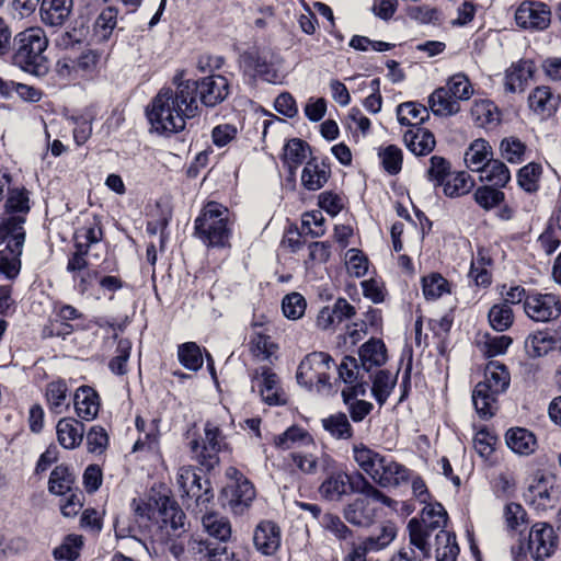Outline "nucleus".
Segmentation results:
<instances>
[{"label":"nucleus","mask_w":561,"mask_h":561,"mask_svg":"<svg viewBox=\"0 0 561 561\" xmlns=\"http://www.w3.org/2000/svg\"><path fill=\"white\" fill-rule=\"evenodd\" d=\"M172 84L162 88L147 107L148 121L159 134L179 133L185 128L187 119L198 114L195 80L184 79V71H179Z\"/></svg>","instance_id":"f257e3e1"},{"label":"nucleus","mask_w":561,"mask_h":561,"mask_svg":"<svg viewBox=\"0 0 561 561\" xmlns=\"http://www.w3.org/2000/svg\"><path fill=\"white\" fill-rule=\"evenodd\" d=\"M15 42L14 65L36 76L45 75L48 70L44 55L48 46L45 32L41 27L26 28L16 35Z\"/></svg>","instance_id":"f03ea898"},{"label":"nucleus","mask_w":561,"mask_h":561,"mask_svg":"<svg viewBox=\"0 0 561 561\" xmlns=\"http://www.w3.org/2000/svg\"><path fill=\"white\" fill-rule=\"evenodd\" d=\"M195 234L207 247H227L231 236L228 208L216 202L207 203L195 219Z\"/></svg>","instance_id":"7ed1b4c3"},{"label":"nucleus","mask_w":561,"mask_h":561,"mask_svg":"<svg viewBox=\"0 0 561 561\" xmlns=\"http://www.w3.org/2000/svg\"><path fill=\"white\" fill-rule=\"evenodd\" d=\"M22 216L8 218L0 227V239L5 242V248L0 250V277L15 278L21 270L23 244L25 241Z\"/></svg>","instance_id":"20e7f679"},{"label":"nucleus","mask_w":561,"mask_h":561,"mask_svg":"<svg viewBox=\"0 0 561 561\" xmlns=\"http://www.w3.org/2000/svg\"><path fill=\"white\" fill-rule=\"evenodd\" d=\"M447 520V512L440 503L425 504L421 517H414L408 523L410 543L420 550L423 557L430 558L431 545L428 538L433 531L444 529Z\"/></svg>","instance_id":"39448f33"},{"label":"nucleus","mask_w":561,"mask_h":561,"mask_svg":"<svg viewBox=\"0 0 561 561\" xmlns=\"http://www.w3.org/2000/svg\"><path fill=\"white\" fill-rule=\"evenodd\" d=\"M332 364L333 359L327 353L313 352L308 354L298 366L297 382L308 390L314 388L318 392L331 389L329 371Z\"/></svg>","instance_id":"423d86ee"},{"label":"nucleus","mask_w":561,"mask_h":561,"mask_svg":"<svg viewBox=\"0 0 561 561\" xmlns=\"http://www.w3.org/2000/svg\"><path fill=\"white\" fill-rule=\"evenodd\" d=\"M227 476L231 481L221 491L222 504L234 515H242L255 499V489L253 484L234 468H229Z\"/></svg>","instance_id":"0eeeda50"},{"label":"nucleus","mask_w":561,"mask_h":561,"mask_svg":"<svg viewBox=\"0 0 561 561\" xmlns=\"http://www.w3.org/2000/svg\"><path fill=\"white\" fill-rule=\"evenodd\" d=\"M205 439L201 443L193 439L190 443L193 457L204 467L210 469L218 463V451L221 448V431L213 421H207L204 427Z\"/></svg>","instance_id":"6e6552de"},{"label":"nucleus","mask_w":561,"mask_h":561,"mask_svg":"<svg viewBox=\"0 0 561 561\" xmlns=\"http://www.w3.org/2000/svg\"><path fill=\"white\" fill-rule=\"evenodd\" d=\"M558 547V536L551 525L545 522L531 526L528 535L527 550L535 561L550 558Z\"/></svg>","instance_id":"1a4fd4ad"},{"label":"nucleus","mask_w":561,"mask_h":561,"mask_svg":"<svg viewBox=\"0 0 561 561\" xmlns=\"http://www.w3.org/2000/svg\"><path fill=\"white\" fill-rule=\"evenodd\" d=\"M253 388H257L264 403L268 405H285L288 401L287 394L282 388L280 379L276 373L268 367L255 369L252 375Z\"/></svg>","instance_id":"9d476101"},{"label":"nucleus","mask_w":561,"mask_h":561,"mask_svg":"<svg viewBox=\"0 0 561 561\" xmlns=\"http://www.w3.org/2000/svg\"><path fill=\"white\" fill-rule=\"evenodd\" d=\"M524 496L526 502L535 510L547 511L558 503L559 491L551 478L536 474Z\"/></svg>","instance_id":"9b49d317"},{"label":"nucleus","mask_w":561,"mask_h":561,"mask_svg":"<svg viewBox=\"0 0 561 561\" xmlns=\"http://www.w3.org/2000/svg\"><path fill=\"white\" fill-rule=\"evenodd\" d=\"M397 536L396 527L392 524L383 525L379 535L369 536L353 542L344 561H367L369 552H377L388 547Z\"/></svg>","instance_id":"f8f14e48"},{"label":"nucleus","mask_w":561,"mask_h":561,"mask_svg":"<svg viewBox=\"0 0 561 561\" xmlns=\"http://www.w3.org/2000/svg\"><path fill=\"white\" fill-rule=\"evenodd\" d=\"M526 314L537 322H549L561 314V300L552 294L528 295L524 302Z\"/></svg>","instance_id":"ddd939ff"},{"label":"nucleus","mask_w":561,"mask_h":561,"mask_svg":"<svg viewBox=\"0 0 561 561\" xmlns=\"http://www.w3.org/2000/svg\"><path fill=\"white\" fill-rule=\"evenodd\" d=\"M550 19L549 7L535 0L522 2L515 12L516 23L523 28L545 30L549 26Z\"/></svg>","instance_id":"4468645a"},{"label":"nucleus","mask_w":561,"mask_h":561,"mask_svg":"<svg viewBox=\"0 0 561 561\" xmlns=\"http://www.w3.org/2000/svg\"><path fill=\"white\" fill-rule=\"evenodd\" d=\"M290 458L296 468L306 474H314L319 469L327 471L334 465L332 457L316 445L314 448L305 447L304 450L291 453Z\"/></svg>","instance_id":"2eb2a0df"},{"label":"nucleus","mask_w":561,"mask_h":561,"mask_svg":"<svg viewBox=\"0 0 561 561\" xmlns=\"http://www.w3.org/2000/svg\"><path fill=\"white\" fill-rule=\"evenodd\" d=\"M356 481L342 470L333 471L319 486L320 495L328 501H341L344 495L354 492Z\"/></svg>","instance_id":"dca6fc26"},{"label":"nucleus","mask_w":561,"mask_h":561,"mask_svg":"<svg viewBox=\"0 0 561 561\" xmlns=\"http://www.w3.org/2000/svg\"><path fill=\"white\" fill-rule=\"evenodd\" d=\"M280 528L271 520H262L254 529L253 542L257 551L273 556L280 547Z\"/></svg>","instance_id":"f3484780"},{"label":"nucleus","mask_w":561,"mask_h":561,"mask_svg":"<svg viewBox=\"0 0 561 561\" xmlns=\"http://www.w3.org/2000/svg\"><path fill=\"white\" fill-rule=\"evenodd\" d=\"M373 481L381 488L399 486L410 478V470L403 465L385 456Z\"/></svg>","instance_id":"a211bd4d"},{"label":"nucleus","mask_w":561,"mask_h":561,"mask_svg":"<svg viewBox=\"0 0 561 561\" xmlns=\"http://www.w3.org/2000/svg\"><path fill=\"white\" fill-rule=\"evenodd\" d=\"M195 82L198 84L197 94L206 106L217 105L229 94L228 80L220 75L206 77L202 81Z\"/></svg>","instance_id":"6ab92c4d"},{"label":"nucleus","mask_w":561,"mask_h":561,"mask_svg":"<svg viewBox=\"0 0 561 561\" xmlns=\"http://www.w3.org/2000/svg\"><path fill=\"white\" fill-rule=\"evenodd\" d=\"M561 102L559 94H554L549 87H537L528 96L529 108L541 118L552 116Z\"/></svg>","instance_id":"aec40b11"},{"label":"nucleus","mask_w":561,"mask_h":561,"mask_svg":"<svg viewBox=\"0 0 561 561\" xmlns=\"http://www.w3.org/2000/svg\"><path fill=\"white\" fill-rule=\"evenodd\" d=\"M241 65L244 71L253 77H261L271 82L276 78V73L268 60V55L259 49H251L241 55Z\"/></svg>","instance_id":"412c9836"},{"label":"nucleus","mask_w":561,"mask_h":561,"mask_svg":"<svg viewBox=\"0 0 561 561\" xmlns=\"http://www.w3.org/2000/svg\"><path fill=\"white\" fill-rule=\"evenodd\" d=\"M331 175V169L328 163L317 158L309 159L301 172V184L308 191H318L322 188Z\"/></svg>","instance_id":"4be33fe9"},{"label":"nucleus","mask_w":561,"mask_h":561,"mask_svg":"<svg viewBox=\"0 0 561 561\" xmlns=\"http://www.w3.org/2000/svg\"><path fill=\"white\" fill-rule=\"evenodd\" d=\"M73 404L76 413L80 419L92 421L98 416L100 398L93 388L81 386L75 392Z\"/></svg>","instance_id":"5701e85b"},{"label":"nucleus","mask_w":561,"mask_h":561,"mask_svg":"<svg viewBox=\"0 0 561 561\" xmlns=\"http://www.w3.org/2000/svg\"><path fill=\"white\" fill-rule=\"evenodd\" d=\"M343 515L350 524L367 527L373 524L376 517V510L369 500L356 497L344 507Z\"/></svg>","instance_id":"b1692460"},{"label":"nucleus","mask_w":561,"mask_h":561,"mask_svg":"<svg viewBox=\"0 0 561 561\" xmlns=\"http://www.w3.org/2000/svg\"><path fill=\"white\" fill-rule=\"evenodd\" d=\"M72 0H43L41 4V19L49 26H61L72 10Z\"/></svg>","instance_id":"393cba45"},{"label":"nucleus","mask_w":561,"mask_h":561,"mask_svg":"<svg viewBox=\"0 0 561 561\" xmlns=\"http://www.w3.org/2000/svg\"><path fill=\"white\" fill-rule=\"evenodd\" d=\"M58 443L66 449L78 447L84 435V425L76 419L65 417L56 426Z\"/></svg>","instance_id":"a878e982"},{"label":"nucleus","mask_w":561,"mask_h":561,"mask_svg":"<svg viewBox=\"0 0 561 561\" xmlns=\"http://www.w3.org/2000/svg\"><path fill=\"white\" fill-rule=\"evenodd\" d=\"M507 447L515 454L528 456L537 449L535 434L524 427L510 428L505 434Z\"/></svg>","instance_id":"bb28decb"},{"label":"nucleus","mask_w":561,"mask_h":561,"mask_svg":"<svg viewBox=\"0 0 561 561\" xmlns=\"http://www.w3.org/2000/svg\"><path fill=\"white\" fill-rule=\"evenodd\" d=\"M403 140L408 149L415 156H425L433 151L436 145L432 131L422 127L411 128L405 131Z\"/></svg>","instance_id":"cd10ccee"},{"label":"nucleus","mask_w":561,"mask_h":561,"mask_svg":"<svg viewBox=\"0 0 561 561\" xmlns=\"http://www.w3.org/2000/svg\"><path fill=\"white\" fill-rule=\"evenodd\" d=\"M534 75V64L529 60H522L512 65L505 73V90L511 93L522 92Z\"/></svg>","instance_id":"c85d7f7f"},{"label":"nucleus","mask_w":561,"mask_h":561,"mask_svg":"<svg viewBox=\"0 0 561 561\" xmlns=\"http://www.w3.org/2000/svg\"><path fill=\"white\" fill-rule=\"evenodd\" d=\"M362 368L369 371L387 362V348L385 343L378 339H370L364 343L358 351Z\"/></svg>","instance_id":"c756f323"},{"label":"nucleus","mask_w":561,"mask_h":561,"mask_svg":"<svg viewBox=\"0 0 561 561\" xmlns=\"http://www.w3.org/2000/svg\"><path fill=\"white\" fill-rule=\"evenodd\" d=\"M500 393H493V390L484 383H477L472 391V402L474 409L481 419H491L497 411V397Z\"/></svg>","instance_id":"7c9ffc66"},{"label":"nucleus","mask_w":561,"mask_h":561,"mask_svg":"<svg viewBox=\"0 0 561 561\" xmlns=\"http://www.w3.org/2000/svg\"><path fill=\"white\" fill-rule=\"evenodd\" d=\"M428 106L435 116L449 117L460 112V104L444 87L435 89L428 96Z\"/></svg>","instance_id":"2f4dec72"},{"label":"nucleus","mask_w":561,"mask_h":561,"mask_svg":"<svg viewBox=\"0 0 561 561\" xmlns=\"http://www.w3.org/2000/svg\"><path fill=\"white\" fill-rule=\"evenodd\" d=\"M511 376L504 364L496 360L488 363L484 369V380L479 383H484L493 390V393H500L506 391L510 386Z\"/></svg>","instance_id":"473e14b6"},{"label":"nucleus","mask_w":561,"mask_h":561,"mask_svg":"<svg viewBox=\"0 0 561 561\" xmlns=\"http://www.w3.org/2000/svg\"><path fill=\"white\" fill-rule=\"evenodd\" d=\"M383 455L369 448L364 444H355L353 446V459L358 468L366 473L371 480L376 477L378 467Z\"/></svg>","instance_id":"72a5a7b5"},{"label":"nucleus","mask_w":561,"mask_h":561,"mask_svg":"<svg viewBox=\"0 0 561 561\" xmlns=\"http://www.w3.org/2000/svg\"><path fill=\"white\" fill-rule=\"evenodd\" d=\"M46 401L51 412L60 414L70 405L69 388L62 379L54 380L46 386Z\"/></svg>","instance_id":"f704fd0d"},{"label":"nucleus","mask_w":561,"mask_h":561,"mask_svg":"<svg viewBox=\"0 0 561 561\" xmlns=\"http://www.w3.org/2000/svg\"><path fill=\"white\" fill-rule=\"evenodd\" d=\"M204 530L213 538L226 542L231 536L229 519L219 513L209 512L202 516Z\"/></svg>","instance_id":"c9c22d12"},{"label":"nucleus","mask_w":561,"mask_h":561,"mask_svg":"<svg viewBox=\"0 0 561 561\" xmlns=\"http://www.w3.org/2000/svg\"><path fill=\"white\" fill-rule=\"evenodd\" d=\"M397 118L401 125L421 127L430 118L427 107L416 102H405L397 107Z\"/></svg>","instance_id":"e433bc0d"},{"label":"nucleus","mask_w":561,"mask_h":561,"mask_svg":"<svg viewBox=\"0 0 561 561\" xmlns=\"http://www.w3.org/2000/svg\"><path fill=\"white\" fill-rule=\"evenodd\" d=\"M491 147L484 139H476L465 153V162L471 171L480 172L491 160Z\"/></svg>","instance_id":"4c0bfd02"},{"label":"nucleus","mask_w":561,"mask_h":561,"mask_svg":"<svg viewBox=\"0 0 561 561\" xmlns=\"http://www.w3.org/2000/svg\"><path fill=\"white\" fill-rule=\"evenodd\" d=\"M274 443L282 449L304 446L314 448L311 435L301 427L291 426L274 438Z\"/></svg>","instance_id":"58836bf2"},{"label":"nucleus","mask_w":561,"mask_h":561,"mask_svg":"<svg viewBox=\"0 0 561 561\" xmlns=\"http://www.w3.org/2000/svg\"><path fill=\"white\" fill-rule=\"evenodd\" d=\"M309 146L301 139H290L284 147L283 160L290 174L307 159Z\"/></svg>","instance_id":"ea45409f"},{"label":"nucleus","mask_w":561,"mask_h":561,"mask_svg":"<svg viewBox=\"0 0 561 561\" xmlns=\"http://www.w3.org/2000/svg\"><path fill=\"white\" fill-rule=\"evenodd\" d=\"M435 553L437 561H456L459 547L455 534L440 529L435 536Z\"/></svg>","instance_id":"a19ab883"},{"label":"nucleus","mask_w":561,"mask_h":561,"mask_svg":"<svg viewBox=\"0 0 561 561\" xmlns=\"http://www.w3.org/2000/svg\"><path fill=\"white\" fill-rule=\"evenodd\" d=\"M323 428L335 439H350L353 436V427L347 415L342 412L331 414L321 420Z\"/></svg>","instance_id":"79ce46f5"},{"label":"nucleus","mask_w":561,"mask_h":561,"mask_svg":"<svg viewBox=\"0 0 561 561\" xmlns=\"http://www.w3.org/2000/svg\"><path fill=\"white\" fill-rule=\"evenodd\" d=\"M481 181L492 186L503 187L511 180L508 168L500 160H490L479 172Z\"/></svg>","instance_id":"37998d69"},{"label":"nucleus","mask_w":561,"mask_h":561,"mask_svg":"<svg viewBox=\"0 0 561 561\" xmlns=\"http://www.w3.org/2000/svg\"><path fill=\"white\" fill-rule=\"evenodd\" d=\"M471 116L480 127L494 126L500 121V114L493 102L489 100L474 101Z\"/></svg>","instance_id":"c03bdc74"},{"label":"nucleus","mask_w":561,"mask_h":561,"mask_svg":"<svg viewBox=\"0 0 561 561\" xmlns=\"http://www.w3.org/2000/svg\"><path fill=\"white\" fill-rule=\"evenodd\" d=\"M422 291L426 300H437L450 293V284L443 275L431 273L422 277Z\"/></svg>","instance_id":"a18cd8bd"},{"label":"nucleus","mask_w":561,"mask_h":561,"mask_svg":"<svg viewBox=\"0 0 561 561\" xmlns=\"http://www.w3.org/2000/svg\"><path fill=\"white\" fill-rule=\"evenodd\" d=\"M512 339L507 335H491L489 333L481 336L478 341V347L485 357H494L504 354Z\"/></svg>","instance_id":"49530a36"},{"label":"nucleus","mask_w":561,"mask_h":561,"mask_svg":"<svg viewBox=\"0 0 561 561\" xmlns=\"http://www.w3.org/2000/svg\"><path fill=\"white\" fill-rule=\"evenodd\" d=\"M488 319L493 330L504 332L512 327L514 313L511 306L501 302L491 307Z\"/></svg>","instance_id":"de8ad7c7"},{"label":"nucleus","mask_w":561,"mask_h":561,"mask_svg":"<svg viewBox=\"0 0 561 561\" xmlns=\"http://www.w3.org/2000/svg\"><path fill=\"white\" fill-rule=\"evenodd\" d=\"M397 382L396 376L387 370H379L373 380L371 392L376 401L382 405L390 393L392 392Z\"/></svg>","instance_id":"09e8293b"},{"label":"nucleus","mask_w":561,"mask_h":561,"mask_svg":"<svg viewBox=\"0 0 561 561\" xmlns=\"http://www.w3.org/2000/svg\"><path fill=\"white\" fill-rule=\"evenodd\" d=\"M442 184L446 196L457 197L469 193L474 182L468 173L458 172L450 175L448 180Z\"/></svg>","instance_id":"8fccbe9b"},{"label":"nucleus","mask_w":561,"mask_h":561,"mask_svg":"<svg viewBox=\"0 0 561 561\" xmlns=\"http://www.w3.org/2000/svg\"><path fill=\"white\" fill-rule=\"evenodd\" d=\"M444 89L453 95L460 104V101H468L473 94V87L469 78L465 73H456L451 76Z\"/></svg>","instance_id":"3c124183"},{"label":"nucleus","mask_w":561,"mask_h":561,"mask_svg":"<svg viewBox=\"0 0 561 561\" xmlns=\"http://www.w3.org/2000/svg\"><path fill=\"white\" fill-rule=\"evenodd\" d=\"M5 208L11 214L9 218L22 216L25 219V215L30 211L28 192L25 188L11 190L5 202Z\"/></svg>","instance_id":"603ef678"},{"label":"nucleus","mask_w":561,"mask_h":561,"mask_svg":"<svg viewBox=\"0 0 561 561\" xmlns=\"http://www.w3.org/2000/svg\"><path fill=\"white\" fill-rule=\"evenodd\" d=\"M102 238L103 231L101 228V224L96 218H93L91 222H88L85 226L77 230L75 234V245L85 247V250L89 251L90 247L94 243L100 242Z\"/></svg>","instance_id":"864d4df0"},{"label":"nucleus","mask_w":561,"mask_h":561,"mask_svg":"<svg viewBox=\"0 0 561 561\" xmlns=\"http://www.w3.org/2000/svg\"><path fill=\"white\" fill-rule=\"evenodd\" d=\"M73 477L65 466H57L50 473L48 490L53 494L64 495L71 490Z\"/></svg>","instance_id":"5fc2aeb1"},{"label":"nucleus","mask_w":561,"mask_h":561,"mask_svg":"<svg viewBox=\"0 0 561 561\" xmlns=\"http://www.w3.org/2000/svg\"><path fill=\"white\" fill-rule=\"evenodd\" d=\"M354 492L364 495L363 497L370 501H377L382 503L388 507H392L396 502L382 493L379 489H377L370 481H368L362 473L357 474L356 486H354Z\"/></svg>","instance_id":"6e6d98bb"},{"label":"nucleus","mask_w":561,"mask_h":561,"mask_svg":"<svg viewBox=\"0 0 561 561\" xmlns=\"http://www.w3.org/2000/svg\"><path fill=\"white\" fill-rule=\"evenodd\" d=\"M82 543L81 536L69 535L60 546L54 549L53 556L56 560L75 561L79 557Z\"/></svg>","instance_id":"4d7b16f0"},{"label":"nucleus","mask_w":561,"mask_h":561,"mask_svg":"<svg viewBox=\"0 0 561 561\" xmlns=\"http://www.w3.org/2000/svg\"><path fill=\"white\" fill-rule=\"evenodd\" d=\"M178 356L180 363L190 370H198L203 366L201 348L194 342H187L179 346Z\"/></svg>","instance_id":"13d9d810"},{"label":"nucleus","mask_w":561,"mask_h":561,"mask_svg":"<svg viewBox=\"0 0 561 561\" xmlns=\"http://www.w3.org/2000/svg\"><path fill=\"white\" fill-rule=\"evenodd\" d=\"M553 340L543 332L529 335L525 341V348L529 356L541 357L553 348Z\"/></svg>","instance_id":"bf43d9fd"},{"label":"nucleus","mask_w":561,"mask_h":561,"mask_svg":"<svg viewBox=\"0 0 561 561\" xmlns=\"http://www.w3.org/2000/svg\"><path fill=\"white\" fill-rule=\"evenodd\" d=\"M162 515L163 527L170 528L174 536L185 531V514L178 505L172 503L170 506H164Z\"/></svg>","instance_id":"052dcab7"},{"label":"nucleus","mask_w":561,"mask_h":561,"mask_svg":"<svg viewBox=\"0 0 561 561\" xmlns=\"http://www.w3.org/2000/svg\"><path fill=\"white\" fill-rule=\"evenodd\" d=\"M118 11L116 8L108 5L104 8L95 21V31L102 39H107L117 24Z\"/></svg>","instance_id":"680f3d73"},{"label":"nucleus","mask_w":561,"mask_h":561,"mask_svg":"<svg viewBox=\"0 0 561 561\" xmlns=\"http://www.w3.org/2000/svg\"><path fill=\"white\" fill-rule=\"evenodd\" d=\"M276 345L268 335L254 332L250 339V351L259 359H268L275 352Z\"/></svg>","instance_id":"e2e57ef3"},{"label":"nucleus","mask_w":561,"mask_h":561,"mask_svg":"<svg viewBox=\"0 0 561 561\" xmlns=\"http://www.w3.org/2000/svg\"><path fill=\"white\" fill-rule=\"evenodd\" d=\"M501 154L511 163H519L524 160L526 146L516 137H507L501 141Z\"/></svg>","instance_id":"0e129e2a"},{"label":"nucleus","mask_w":561,"mask_h":561,"mask_svg":"<svg viewBox=\"0 0 561 561\" xmlns=\"http://www.w3.org/2000/svg\"><path fill=\"white\" fill-rule=\"evenodd\" d=\"M284 316L291 320L301 318L306 310V300L299 293H290L283 298Z\"/></svg>","instance_id":"69168bd1"},{"label":"nucleus","mask_w":561,"mask_h":561,"mask_svg":"<svg viewBox=\"0 0 561 561\" xmlns=\"http://www.w3.org/2000/svg\"><path fill=\"white\" fill-rule=\"evenodd\" d=\"M540 172L541 168L537 163H528L523 167L517 174L519 186L529 193L537 191Z\"/></svg>","instance_id":"338daca9"},{"label":"nucleus","mask_w":561,"mask_h":561,"mask_svg":"<svg viewBox=\"0 0 561 561\" xmlns=\"http://www.w3.org/2000/svg\"><path fill=\"white\" fill-rule=\"evenodd\" d=\"M345 264L350 275L363 277L368 271L367 257L357 249H350L345 255Z\"/></svg>","instance_id":"774afa93"}]
</instances>
